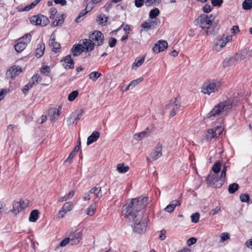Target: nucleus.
<instances>
[{
  "mask_svg": "<svg viewBox=\"0 0 252 252\" xmlns=\"http://www.w3.org/2000/svg\"><path fill=\"white\" fill-rule=\"evenodd\" d=\"M100 136L99 132L97 131H94L87 139V145H89L96 141Z\"/></svg>",
  "mask_w": 252,
  "mask_h": 252,
  "instance_id": "20",
  "label": "nucleus"
},
{
  "mask_svg": "<svg viewBox=\"0 0 252 252\" xmlns=\"http://www.w3.org/2000/svg\"><path fill=\"white\" fill-rule=\"evenodd\" d=\"M240 199L242 202H249L250 196L247 193L241 194L240 195Z\"/></svg>",
  "mask_w": 252,
  "mask_h": 252,
  "instance_id": "45",
  "label": "nucleus"
},
{
  "mask_svg": "<svg viewBox=\"0 0 252 252\" xmlns=\"http://www.w3.org/2000/svg\"><path fill=\"white\" fill-rule=\"evenodd\" d=\"M243 8L250 10L252 8V0H245L242 3Z\"/></svg>",
  "mask_w": 252,
  "mask_h": 252,
  "instance_id": "30",
  "label": "nucleus"
},
{
  "mask_svg": "<svg viewBox=\"0 0 252 252\" xmlns=\"http://www.w3.org/2000/svg\"><path fill=\"white\" fill-rule=\"evenodd\" d=\"M141 27L145 29H152L151 25H150L149 20L148 21H145L143 23H142L141 25Z\"/></svg>",
  "mask_w": 252,
  "mask_h": 252,
  "instance_id": "63",
  "label": "nucleus"
},
{
  "mask_svg": "<svg viewBox=\"0 0 252 252\" xmlns=\"http://www.w3.org/2000/svg\"><path fill=\"white\" fill-rule=\"evenodd\" d=\"M117 39L114 37H110L109 39L108 43L110 47H114L117 43Z\"/></svg>",
  "mask_w": 252,
  "mask_h": 252,
  "instance_id": "53",
  "label": "nucleus"
},
{
  "mask_svg": "<svg viewBox=\"0 0 252 252\" xmlns=\"http://www.w3.org/2000/svg\"><path fill=\"white\" fill-rule=\"evenodd\" d=\"M78 95V92L77 91H72L68 96V100L70 101H73Z\"/></svg>",
  "mask_w": 252,
  "mask_h": 252,
  "instance_id": "44",
  "label": "nucleus"
},
{
  "mask_svg": "<svg viewBox=\"0 0 252 252\" xmlns=\"http://www.w3.org/2000/svg\"><path fill=\"white\" fill-rule=\"evenodd\" d=\"M230 238L229 234L227 232H223L221 234L220 236V240L221 242H223L225 240L229 239Z\"/></svg>",
  "mask_w": 252,
  "mask_h": 252,
  "instance_id": "50",
  "label": "nucleus"
},
{
  "mask_svg": "<svg viewBox=\"0 0 252 252\" xmlns=\"http://www.w3.org/2000/svg\"><path fill=\"white\" fill-rule=\"evenodd\" d=\"M62 62H64L63 65H65V68H67L72 69L74 68V62L71 59V55H68L65 56L63 59L61 60Z\"/></svg>",
  "mask_w": 252,
  "mask_h": 252,
  "instance_id": "17",
  "label": "nucleus"
},
{
  "mask_svg": "<svg viewBox=\"0 0 252 252\" xmlns=\"http://www.w3.org/2000/svg\"><path fill=\"white\" fill-rule=\"evenodd\" d=\"M50 45L52 47V50L55 53H57L61 48L60 43L57 42L55 38L51 40Z\"/></svg>",
  "mask_w": 252,
  "mask_h": 252,
  "instance_id": "23",
  "label": "nucleus"
},
{
  "mask_svg": "<svg viewBox=\"0 0 252 252\" xmlns=\"http://www.w3.org/2000/svg\"><path fill=\"white\" fill-rule=\"evenodd\" d=\"M108 18V17H105L104 14H101L98 17L97 21L99 24L105 25L107 22Z\"/></svg>",
  "mask_w": 252,
  "mask_h": 252,
  "instance_id": "29",
  "label": "nucleus"
},
{
  "mask_svg": "<svg viewBox=\"0 0 252 252\" xmlns=\"http://www.w3.org/2000/svg\"><path fill=\"white\" fill-rule=\"evenodd\" d=\"M221 169V164L219 161L216 162L212 167V170L215 174L220 172Z\"/></svg>",
  "mask_w": 252,
  "mask_h": 252,
  "instance_id": "38",
  "label": "nucleus"
},
{
  "mask_svg": "<svg viewBox=\"0 0 252 252\" xmlns=\"http://www.w3.org/2000/svg\"><path fill=\"white\" fill-rule=\"evenodd\" d=\"M220 211V207L217 206L216 208L212 209L210 212V215H215L218 214Z\"/></svg>",
  "mask_w": 252,
  "mask_h": 252,
  "instance_id": "54",
  "label": "nucleus"
},
{
  "mask_svg": "<svg viewBox=\"0 0 252 252\" xmlns=\"http://www.w3.org/2000/svg\"><path fill=\"white\" fill-rule=\"evenodd\" d=\"M30 21L33 25H40L42 27L46 26L49 23L48 18L41 14L32 16Z\"/></svg>",
  "mask_w": 252,
  "mask_h": 252,
  "instance_id": "5",
  "label": "nucleus"
},
{
  "mask_svg": "<svg viewBox=\"0 0 252 252\" xmlns=\"http://www.w3.org/2000/svg\"><path fill=\"white\" fill-rule=\"evenodd\" d=\"M180 107V103L176 98L171 99L170 101L165 106V109H171L170 117L174 116L176 114V111L179 110Z\"/></svg>",
  "mask_w": 252,
  "mask_h": 252,
  "instance_id": "9",
  "label": "nucleus"
},
{
  "mask_svg": "<svg viewBox=\"0 0 252 252\" xmlns=\"http://www.w3.org/2000/svg\"><path fill=\"white\" fill-rule=\"evenodd\" d=\"M223 129L220 126H217L213 128L209 129L206 134L207 140L214 141L217 137H219L222 132Z\"/></svg>",
  "mask_w": 252,
  "mask_h": 252,
  "instance_id": "8",
  "label": "nucleus"
},
{
  "mask_svg": "<svg viewBox=\"0 0 252 252\" xmlns=\"http://www.w3.org/2000/svg\"><path fill=\"white\" fill-rule=\"evenodd\" d=\"M32 82H36V83H38L39 81H40L41 80V77L40 75L38 74L34 75L32 77L31 79Z\"/></svg>",
  "mask_w": 252,
  "mask_h": 252,
  "instance_id": "57",
  "label": "nucleus"
},
{
  "mask_svg": "<svg viewBox=\"0 0 252 252\" xmlns=\"http://www.w3.org/2000/svg\"><path fill=\"white\" fill-rule=\"evenodd\" d=\"M175 208V207L173 205V204L170 203L165 208L164 210L166 212L171 213L174 210Z\"/></svg>",
  "mask_w": 252,
  "mask_h": 252,
  "instance_id": "56",
  "label": "nucleus"
},
{
  "mask_svg": "<svg viewBox=\"0 0 252 252\" xmlns=\"http://www.w3.org/2000/svg\"><path fill=\"white\" fill-rule=\"evenodd\" d=\"M221 86L220 81H212L205 83L202 88V92L204 94H210L218 90Z\"/></svg>",
  "mask_w": 252,
  "mask_h": 252,
  "instance_id": "4",
  "label": "nucleus"
},
{
  "mask_svg": "<svg viewBox=\"0 0 252 252\" xmlns=\"http://www.w3.org/2000/svg\"><path fill=\"white\" fill-rule=\"evenodd\" d=\"M89 37L92 41H94L95 45L100 46L104 42L103 34L100 31H95L89 34Z\"/></svg>",
  "mask_w": 252,
  "mask_h": 252,
  "instance_id": "7",
  "label": "nucleus"
},
{
  "mask_svg": "<svg viewBox=\"0 0 252 252\" xmlns=\"http://www.w3.org/2000/svg\"><path fill=\"white\" fill-rule=\"evenodd\" d=\"M206 34L208 35L211 34L213 35L215 33V31L214 29L212 27V25L211 26H208L206 28Z\"/></svg>",
  "mask_w": 252,
  "mask_h": 252,
  "instance_id": "51",
  "label": "nucleus"
},
{
  "mask_svg": "<svg viewBox=\"0 0 252 252\" xmlns=\"http://www.w3.org/2000/svg\"><path fill=\"white\" fill-rule=\"evenodd\" d=\"M199 219V213L198 212L193 213L191 216V221L194 223H196L198 221Z\"/></svg>",
  "mask_w": 252,
  "mask_h": 252,
  "instance_id": "46",
  "label": "nucleus"
},
{
  "mask_svg": "<svg viewBox=\"0 0 252 252\" xmlns=\"http://www.w3.org/2000/svg\"><path fill=\"white\" fill-rule=\"evenodd\" d=\"M27 45L26 43H24L23 41L18 40L17 43L15 45L14 48L16 52L20 53L26 48Z\"/></svg>",
  "mask_w": 252,
  "mask_h": 252,
  "instance_id": "22",
  "label": "nucleus"
},
{
  "mask_svg": "<svg viewBox=\"0 0 252 252\" xmlns=\"http://www.w3.org/2000/svg\"><path fill=\"white\" fill-rule=\"evenodd\" d=\"M8 91L9 90L6 88L3 89L1 90L0 92V100L4 97L5 94L8 93Z\"/></svg>",
  "mask_w": 252,
  "mask_h": 252,
  "instance_id": "59",
  "label": "nucleus"
},
{
  "mask_svg": "<svg viewBox=\"0 0 252 252\" xmlns=\"http://www.w3.org/2000/svg\"><path fill=\"white\" fill-rule=\"evenodd\" d=\"M149 21L150 22V25H151L152 29L155 28L156 27L158 26L159 24V22L158 20V19L153 20V19H149Z\"/></svg>",
  "mask_w": 252,
  "mask_h": 252,
  "instance_id": "49",
  "label": "nucleus"
},
{
  "mask_svg": "<svg viewBox=\"0 0 252 252\" xmlns=\"http://www.w3.org/2000/svg\"><path fill=\"white\" fill-rule=\"evenodd\" d=\"M72 208V204L70 202H66L62 207L61 209L59 211L58 214V218H63L65 214L69 211H71Z\"/></svg>",
  "mask_w": 252,
  "mask_h": 252,
  "instance_id": "12",
  "label": "nucleus"
},
{
  "mask_svg": "<svg viewBox=\"0 0 252 252\" xmlns=\"http://www.w3.org/2000/svg\"><path fill=\"white\" fill-rule=\"evenodd\" d=\"M162 155V145L160 143H158L156 147L152 151L149 156L147 158L148 162L156 160L159 158Z\"/></svg>",
  "mask_w": 252,
  "mask_h": 252,
  "instance_id": "6",
  "label": "nucleus"
},
{
  "mask_svg": "<svg viewBox=\"0 0 252 252\" xmlns=\"http://www.w3.org/2000/svg\"><path fill=\"white\" fill-rule=\"evenodd\" d=\"M83 111L82 109H79L72 113L71 115L75 120H79L82 116Z\"/></svg>",
  "mask_w": 252,
  "mask_h": 252,
  "instance_id": "31",
  "label": "nucleus"
},
{
  "mask_svg": "<svg viewBox=\"0 0 252 252\" xmlns=\"http://www.w3.org/2000/svg\"><path fill=\"white\" fill-rule=\"evenodd\" d=\"M95 203L91 204L89 207L86 209V213L89 216H93L95 211L96 207Z\"/></svg>",
  "mask_w": 252,
  "mask_h": 252,
  "instance_id": "27",
  "label": "nucleus"
},
{
  "mask_svg": "<svg viewBox=\"0 0 252 252\" xmlns=\"http://www.w3.org/2000/svg\"><path fill=\"white\" fill-rule=\"evenodd\" d=\"M90 194H94L95 197L100 199L102 196L101 189L100 187H93L89 191Z\"/></svg>",
  "mask_w": 252,
  "mask_h": 252,
  "instance_id": "21",
  "label": "nucleus"
},
{
  "mask_svg": "<svg viewBox=\"0 0 252 252\" xmlns=\"http://www.w3.org/2000/svg\"><path fill=\"white\" fill-rule=\"evenodd\" d=\"M45 51V44L41 41L37 45V48L35 50V56L37 58H40L43 56Z\"/></svg>",
  "mask_w": 252,
  "mask_h": 252,
  "instance_id": "19",
  "label": "nucleus"
},
{
  "mask_svg": "<svg viewBox=\"0 0 252 252\" xmlns=\"http://www.w3.org/2000/svg\"><path fill=\"white\" fill-rule=\"evenodd\" d=\"M168 47V43L165 40H158L154 47L153 48V52L155 53H158L163 51Z\"/></svg>",
  "mask_w": 252,
  "mask_h": 252,
  "instance_id": "11",
  "label": "nucleus"
},
{
  "mask_svg": "<svg viewBox=\"0 0 252 252\" xmlns=\"http://www.w3.org/2000/svg\"><path fill=\"white\" fill-rule=\"evenodd\" d=\"M32 38V35L30 33H27L25 34L22 37L19 38L18 40L20 41H23L24 43H26L28 44L30 42Z\"/></svg>",
  "mask_w": 252,
  "mask_h": 252,
  "instance_id": "37",
  "label": "nucleus"
},
{
  "mask_svg": "<svg viewBox=\"0 0 252 252\" xmlns=\"http://www.w3.org/2000/svg\"><path fill=\"white\" fill-rule=\"evenodd\" d=\"M60 111L55 108H50L48 111V116L52 122H55L59 118Z\"/></svg>",
  "mask_w": 252,
  "mask_h": 252,
  "instance_id": "16",
  "label": "nucleus"
},
{
  "mask_svg": "<svg viewBox=\"0 0 252 252\" xmlns=\"http://www.w3.org/2000/svg\"><path fill=\"white\" fill-rule=\"evenodd\" d=\"M159 10L158 8H155L150 11L149 17L150 19H155L159 14Z\"/></svg>",
  "mask_w": 252,
  "mask_h": 252,
  "instance_id": "32",
  "label": "nucleus"
},
{
  "mask_svg": "<svg viewBox=\"0 0 252 252\" xmlns=\"http://www.w3.org/2000/svg\"><path fill=\"white\" fill-rule=\"evenodd\" d=\"M82 233L81 232L77 233H72L69 235L70 244L71 245L78 244L81 239Z\"/></svg>",
  "mask_w": 252,
  "mask_h": 252,
  "instance_id": "13",
  "label": "nucleus"
},
{
  "mask_svg": "<svg viewBox=\"0 0 252 252\" xmlns=\"http://www.w3.org/2000/svg\"><path fill=\"white\" fill-rule=\"evenodd\" d=\"M40 72L41 74L45 75L48 76L50 72V68L48 65L43 66L40 70Z\"/></svg>",
  "mask_w": 252,
  "mask_h": 252,
  "instance_id": "42",
  "label": "nucleus"
},
{
  "mask_svg": "<svg viewBox=\"0 0 252 252\" xmlns=\"http://www.w3.org/2000/svg\"><path fill=\"white\" fill-rule=\"evenodd\" d=\"M232 108V102L229 100H224L215 105L208 114L207 117L211 120L216 118H222L225 116Z\"/></svg>",
  "mask_w": 252,
  "mask_h": 252,
  "instance_id": "2",
  "label": "nucleus"
},
{
  "mask_svg": "<svg viewBox=\"0 0 252 252\" xmlns=\"http://www.w3.org/2000/svg\"><path fill=\"white\" fill-rule=\"evenodd\" d=\"M84 51V46L81 44L74 45L71 49V52L74 57L79 56Z\"/></svg>",
  "mask_w": 252,
  "mask_h": 252,
  "instance_id": "15",
  "label": "nucleus"
},
{
  "mask_svg": "<svg viewBox=\"0 0 252 252\" xmlns=\"http://www.w3.org/2000/svg\"><path fill=\"white\" fill-rule=\"evenodd\" d=\"M33 84L34 82L31 80L29 83L26 84L22 89L23 93L25 94H27L29 89L32 87Z\"/></svg>",
  "mask_w": 252,
  "mask_h": 252,
  "instance_id": "43",
  "label": "nucleus"
},
{
  "mask_svg": "<svg viewBox=\"0 0 252 252\" xmlns=\"http://www.w3.org/2000/svg\"><path fill=\"white\" fill-rule=\"evenodd\" d=\"M129 169V166H125L124 163H119L117 165V170L119 173H125L128 171Z\"/></svg>",
  "mask_w": 252,
  "mask_h": 252,
  "instance_id": "28",
  "label": "nucleus"
},
{
  "mask_svg": "<svg viewBox=\"0 0 252 252\" xmlns=\"http://www.w3.org/2000/svg\"><path fill=\"white\" fill-rule=\"evenodd\" d=\"M69 243L70 244V242H69V238L68 237L63 239L60 243V246L61 247H64L67 244Z\"/></svg>",
  "mask_w": 252,
  "mask_h": 252,
  "instance_id": "62",
  "label": "nucleus"
},
{
  "mask_svg": "<svg viewBox=\"0 0 252 252\" xmlns=\"http://www.w3.org/2000/svg\"><path fill=\"white\" fill-rule=\"evenodd\" d=\"M161 0H145V4L147 6H151L152 4L158 5Z\"/></svg>",
  "mask_w": 252,
  "mask_h": 252,
  "instance_id": "40",
  "label": "nucleus"
},
{
  "mask_svg": "<svg viewBox=\"0 0 252 252\" xmlns=\"http://www.w3.org/2000/svg\"><path fill=\"white\" fill-rule=\"evenodd\" d=\"M148 201V197L142 195L132 199L130 203H127L124 206V208H125L126 216L131 217L133 214H137L138 212H143L142 210L147 205Z\"/></svg>",
  "mask_w": 252,
  "mask_h": 252,
  "instance_id": "1",
  "label": "nucleus"
},
{
  "mask_svg": "<svg viewBox=\"0 0 252 252\" xmlns=\"http://www.w3.org/2000/svg\"><path fill=\"white\" fill-rule=\"evenodd\" d=\"M133 223V231L137 233H143L146 231L147 225L148 216L144 212H138L132 215L131 217L126 216Z\"/></svg>",
  "mask_w": 252,
  "mask_h": 252,
  "instance_id": "3",
  "label": "nucleus"
},
{
  "mask_svg": "<svg viewBox=\"0 0 252 252\" xmlns=\"http://www.w3.org/2000/svg\"><path fill=\"white\" fill-rule=\"evenodd\" d=\"M213 49L214 50L217 52H219L221 50V48L220 47V42H219V39H218L215 42V43L213 47Z\"/></svg>",
  "mask_w": 252,
  "mask_h": 252,
  "instance_id": "48",
  "label": "nucleus"
},
{
  "mask_svg": "<svg viewBox=\"0 0 252 252\" xmlns=\"http://www.w3.org/2000/svg\"><path fill=\"white\" fill-rule=\"evenodd\" d=\"M144 2L145 0H135V5L137 7H141L143 5Z\"/></svg>",
  "mask_w": 252,
  "mask_h": 252,
  "instance_id": "64",
  "label": "nucleus"
},
{
  "mask_svg": "<svg viewBox=\"0 0 252 252\" xmlns=\"http://www.w3.org/2000/svg\"><path fill=\"white\" fill-rule=\"evenodd\" d=\"M231 60L233 61V63L242 61L240 53H237L233 57H231Z\"/></svg>",
  "mask_w": 252,
  "mask_h": 252,
  "instance_id": "47",
  "label": "nucleus"
},
{
  "mask_svg": "<svg viewBox=\"0 0 252 252\" xmlns=\"http://www.w3.org/2000/svg\"><path fill=\"white\" fill-rule=\"evenodd\" d=\"M239 189V185L236 183L230 184L228 187V191L230 193L233 194Z\"/></svg>",
  "mask_w": 252,
  "mask_h": 252,
  "instance_id": "34",
  "label": "nucleus"
},
{
  "mask_svg": "<svg viewBox=\"0 0 252 252\" xmlns=\"http://www.w3.org/2000/svg\"><path fill=\"white\" fill-rule=\"evenodd\" d=\"M223 3V0H211V3L214 6H220Z\"/></svg>",
  "mask_w": 252,
  "mask_h": 252,
  "instance_id": "55",
  "label": "nucleus"
},
{
  "mask_svg": "<svg viewBox=\"0 0 252 252\" xmlns=\"http://www.w3.org/2000/svg\"><path fill=\"white\" fill-rule=\"evenodd\" d=\"M101 75V73L97 71H93L89 75V76L90 79L93 81H96Z\"/></svg>",
  "mask_w": 252,
  "mask_h": 252,
  "instance_id": "36",
  "label": "nucleus"
},
{
  "mask_svg": "<svg viewBox=\"0 0 252 252\" xmlns=\"http://www.w3.org/2000/svg\"><path fill=\"white\" fill-rule=\"evenodd\" d=\"M197 239L194 237H191L187 241V245L190 246L196 243Z\"/></svg>",
  "mask_w": 252,
  "mask_h": 252,
  "instance_id": "61",
  "label": "nucleus"
},
{
  "mask_svg": "<svg viewBox=\"0 0 252 252\" xmlns=\"http://www.w3.org/2000/svg\"><path fill=\"white\" fill-rule=\"evenodd\" d=\"M145 57H142L140 59H136L133 63L132 67H135L136 68L140 66L144 62Z\"/></svg>",
  "mask_w": 252,
  "mask_h": 252,
  "instance_id": "35",
  "label": "nucleus"
},
{
  "mask_svg": "<svg viewBox=\"0 0 252 252\" xmlns=\"http://www.w3.org/2000/svg\"><path fill=\"white\" fill-rule=\"evenodd\" d=\"M39 211L37 210H32L30 215L29 221L31 222H35L37 220L38 218Z\"/></svg>",
  "mask_w": 252,
  "mask_h": 252,
  "instance_id": "24",
  "label": "nucleus"
},
{
  "mask_svg": "<svg viewBox=\"0 0 252 252\" xmlns=\"http://www.w3.org/2000/svg\"><path fill=\"white\" fill-rule=\"evenodd\" d=\"M213 7L209 4H206L203 7V10L205 13H208L212 11Z\"/></svg>",
  "mask_w": 252,
  "mask_h": 252,
  "instance_id": "58",
  "label": "nucleus"
},
{
  "mask_svg": "<svg viewBox=\"0 0 252 252\" xmlns=\"http://www.w3.org/2000/svg\"><path fill=\"white\" fill-rule=\"evenodd\" d=\"M82 45L84 46V51L89 52L94 49L95 45L92 40L83 39L82 40Z\"/></svg>",
  "mask_w": 252,
  "mask_h": 252,
  "instance_id": "14",
  "label": "nucleus"
},
{
  "mask_svg": "<svg viewBox=\"0 0 252 252\" xmlns=\"http://www.w3.org/2000/svg\"><path fill=\"white\" fill-rule=\"evenodd\" d=\"M41 0H35L29 5L25 7L24 11H29L36 5Z\"/></svg>",
  "mask_w": 252,
  "mask_h": 252,
  "instance_id": "41",
  "label": "nucleus"
},
{
  "mask_svg": "<svg viewBox=\"0 0 252 252\" xmlns=\"http://www.w3.org/2000/svg\"><path fill=\"white\" fill-rule=\"evenodd\" d=\"M240 53L241 54V59L243 60H247L251 56V51L247 49L242 50Z\"/></svg>",
  "mask_w": 252,
  "mask_h": 252,
  "instance_id": "25",
  "label": "nucleus"
},
{
  "mask_svg": "<svg viewBox=\"0 0 252 252\" xmlns=\"http://www.w3.org/2000/svg\"><path fill=\"white\" fill-rule=\"evenodd\" d=\"M148 136L146 134V131H142L141 132L136 133L134 135V138L137 140H140L144 137H147Z\"/></svg>",
  "mask_w": 252,
  "mask_h": 252,
  "instance_id": "33",
  "label": "nucleus"
},
{
  "mask_svg": "<svg viewBox=\"0 0 252 252\" xmlns=\"http://www.w3.org/2000/svg\"><path fill=\"white\" fill-rule=\"evenodd\" d=\"M22 72L21 68L19 66H13L11 69L7 70L6 75L7 76L10 75L12 78H14L16 76L18 75Z\"/></svg>",
  "mask_w": 252,
  "mask_h": 252,
  "instance_id": "18",
  "label": "nucleus"
},
{
  "mask_svg": "<svg viewBox=\"0 0 252 252\" xmlns=\"http://www.w3.org/2000/svg\"><path fill=\"white\" fill-rule=\"evenodd\" d=\"M87 13L88 11L86 10V9L82 10L81 12L79 13V15L76 17L75 21L76 23L80 22L83 19V17Z\"/></svg>",
  "mask_w": 252,
  "mask_h": 252,
  "instance_id": "39",
  "label": "nucleus"
},
{
  "mask_svg": "<svg viewBox=\"0 0 252 252\" xmlns=\"http://www.w3.org/2000/svg\"><path fill=\"white\" fill-rule=\"evenodd\" d=\"M142 80V79L141 78H140L139 79L132 81L129 84L132 89L133 88H134L136 85H137Z\"/></svg>",
  "mask_w": 252,
  "mask_h": 252,
  "instance_id": "52",
  "label": "nucleus"
},
{
  "mask_svg": "<svg viewBox=\"0 0 252 252\" xmlns=\"http://www.w3.org/2000/svg\"><path fill=\"white\" fill-rule=\"evenodd\" d=\"M198 24L203 29H205L208 26H211L210 20H209L208 15H201L198 17L197 19Z\"/></svg>",
  "mask_w": 252,
  "mask_h": 252,
  "instance_id": "10",
  "label": "nucleus"
},
{
  "mask_svg": "<svg viewBox=\"0 0 252 252\" xmlns=\"http://www.w3.org/2000/svg\"><path fill=\"white\" fill-rule=\"evenodd\" d=\"M225 176H226V172L224 171L221 170V172L220 174V175L219 177H218V179L216 180V181H218V180L219 181H221L222 182H224L225 179Z\"/></svg>",
  "mask_w": 252,
  "mask_h": 252,
  "instance_id": "60",
  "label": "nucleus"
},
{
  "mask_svg": "<svg viewBox=\"0 0 252 252\" xmlns=\"http://www.w3.org/2000/svg\"><path fill=\"white\" fill-rule=\"evenodd\" d=\"M23 210L21 207V204H20L19 202L14 201L13 202V209L12 211L16 214H17Z\"/></svg>",
  "mask_w": 252,
  "mask_h": 252,
  "instance_id": "26",
  "label": "nucleus"
}]
</instances>
